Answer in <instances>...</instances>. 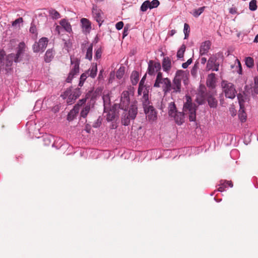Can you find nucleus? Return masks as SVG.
<instances>
[{
	"label": "nucleus",
	"instance_id": "f257e3e1",
	"mask_svg": "<svg viewBox=\"0 0 258 258\" xmlns=\"http://www.w3.org/2000/svg\"><path fill=\"white\" fill-rule=\"evenodd\" d=\"M186 101L183 106V111L185 113L189 114L190 121L196 120V105L192 103L191 99L189 96H186Z\"/></svg>",
	"mask_w": 258,
	"mask_h": 258
},
{
	"label": "nucleus",
	"instance_id": "f03ea898",
	"mask_svg": "<svg viewBox=\"0 0 258 258\" xmlns=\"http://www.w3.org/2000/svg\"><path fill=\"white\" fill-rule=\"evenodd\" d=\"M155 87H162L163 90L166 94L171 91V84L170 80L168 78H163L162 73H157V78L154 83Z\"/></svg>",
	"mask_w": 258,
	"mask_h": 258
},
{
	"label": "nucleus",
	"instance_id": "7ed1b4c3",
	"mask_svg": "<svg viewBox=\"0 0 258 258\" xmlns=\"http://www.w3.org/2000/svg\"><path fill=\"white\" fill-rule=\"evenodd\" d=\"M71 70L66 79L68 83H71L74 77L79 73L80 60L77 57L71 56Z\"/></svg>",
	"mask_w": 258,
	"mask_h": 258
},
{
	"label": "nucleus",
	"instance_id": "20e7f679",
	"mask_svg": "<svg viewBox=\"0 0 258 258\" xmlns=\"http://www.w3.org/2000/svg\"><path fill=\"white\" fill-rule=\"evenodd\" d=\"M184 75L183 71H178L171 84V90L173 93L180 92L181 91V81Z\"/></svg>",
	"mask_w": 258,
	"mask_h": 258
},
{
	"label": "nucleus",
	"instance_id": "39448f33",
	"mask_svg": "<svg viewBox=\"0 0 258 258\" xmlns=\"http://www.w3.org/2000/svg\"><path fill=\"white\" fill-rule=\"evenodd\" d=\"M221 86L226 97L233 99L235 97L236 90L233 84L226 81H223Z\"/></svg>",
	"mask_w": 258,
	"mask_h": 258
},
{
	"label": "nucleus",
	"instance_id": "423d86ee",
	"mask_svg": "<svg viewBox=\"0 0 258 258\" xmlns=\"http://www.w3.org/2000/svg\"><path fill=\"white\" fill-rule=\"evenodd\" d=\"M97 72V64H93L87 71L83 73L80 76V82L79 86L82 87L85 80L88 77L94 78L96 76Z\"/></svg>",
	"mask_w": 258,
	"mask_h": 258
},
{
	"label": "nucleus",
	"instance_id": "0eeeda50",
	"mask_svg": "<svg viewBox=\"0 0 258 258\" xmlns=\"http://www.w3.org/2000/svg\"><path fill=\"white\" fill-rule=\"evenodd\" d=\"M133 93L134 91H132L131 88L130 89V91H124L122 93L119 104V107L121 109L124 110H126L130 101V95H133Z\"/></svg>",
	"mask_w": 258,
	"mask_h": 258
},
{
	"label": "nucleus",
	"instance_id": "6e6552de",
	"mask_svg": "<svg viewBox=\"0 0 258 258\" xmlns=\"http://www.w3.org/2000/svg\"><path fill=\"white\" fill-rule=\"evenodd\" d=\"M48 43V39L46 37L41 38L38 42H36L33 45L34 52H43Z\"/></svg>",
	"mask_w": 258,
	"mask_h": 258
},
{
	"label": "nucleus",
	"instance_id": "1a4fd4ad",
	"mask_svg": "<svg viewBox=\"0 0 258 258\" xmlns=\"http://www.w3.org/2000/svg\"><path fill=\"white\" fill-rule=\"evenodd\" d=\"M149 102L146 103L144 106L145 113L146 115V118L150 121H153L157 119V113L154 109V107L152 106H147Z\"/></svg>",
	"mask_w": 258,
	"mask_h": 258
},
{
	"label": "nucleus",
	"instance_id": "9d476101",
	"mask_svg": "<svg viewBox=\"0 0 258 258\" xmlns=\"http://www.w3.org/2000/svg\"><path fill=\"white\" fill-rule=\"evenodd\" d=\"M161 69V65L159 62L150 60L148 63V73L149 75H155L156 73Z\"/></svg>",
	"mask_w": 258,
	"mask_h": 258
},
{
	"label": "nucleus",
	"instance_id": "9b49d317",
	"mask_svg": "<svg viewBox=\"0 0 258 258\" xmlns=\"http://www.w3.org/2000/svg\"><path fill=\"white\" fill-rule=\"evenodd\" d=\"M160 4L158 0H153L152 2L149 1H145L141 7V10L142 12H146L148 9H152L157 8Z\"/></svg>",
	"mask_w": 258,
	"mask_h": 258
},
{
	"label": "nucleus",
	"instance_id": "f8f14e48",
	"mask_svg": "<svg viewBox=\"0 0 258 258\" xmlns=\"http://www.w3.org/2000/svg\"><path fill=\"white\" fill-rule=\"evenodd\" d=\"M139 95L143 94V104L145 105L146 103L148 102V93L149 89L146 86H139L138 91Z\"/></svg>",
	"mask_w": 258,
	"mask_h": 258
},
{
	"label": "nucleus",
	"instance_id": "ddd939ff",
	"mask_svg": "<svg viewBox=\"0 0 258 258\" xmlns=\"http://www.w3.org/2000/svg\"><path fill=\"white\" fill-rule=\"evenodd\" d=\"M92 14L95 20L99 23V26L101 25L103 20L102 18L103 13L97 6H94L92 8Z\"/></svg>",
	"mask_w": 258,
	"mask_h": 258
},
{
	"label": "nucleus",
	"instance_id": "4468645a",
	"mask_svg": "<svg viewBox=\"0 0 258 258\" xmlns=\"http://www.w3.org/2000/svg\"><path fill=\"white\" fill-rule=\"evenodd\" d=\"M216 61L217 58L215 57H210L207 64V69L208 70L218 71L219 70V64Z\"/></svg>",
	"mask_w": 258,
	"mask_h": 258
},
{
	"label": "nucleus",
	"instance_id": "2eb2a0df",
	"mask_svg": "<svg viewBox=\"0 0 258 258\" xmlns=\"http://www.w3.org/2000/svg\"><path fill=\"white\" fill-rule=\"evenodd\" d=\"M2 55H3L4 59V60H3V62H4V65L5 64L7 67L11 66L13 61H14L16 62H18L16 61V55H15L14 54L12 53L8 55L6 59L4 57L5 54L4 52H0V56H1Z\"/></svg>",
	"mask_w": 258,
	"mask_h": 258
},
{
	"label": "nucleus",
	"instance_id": "dca6fc26",
	"mask_svg": "<svg viewBox=\"0 0 258 258\" xmlns=\"http://www.w3.org/2000/svg\"><path fill=\"white\" fill-rule=\"evenodd\" d=\"M240 95H237V98L239 100V104L240 106L239 112L238 116L241 122H243L245 121L246 119V113L244 112L243 101L240 99Z\"/></svg>",
	"mask_w": 258,
	"mask_h": 258
},
{
	"label": "nucleus",
	"instance_id": "f3484780",
	"mask_svg": "<svg viewBox=\"0 0 258 258\" xmlns=\"http://www.w3.org/2000/svg\"><path fill=\"white\" fill-rule=\"evenodd\" d=\"M138 113V107L137 105V102H134L130 106L128 110L127 115L130 117V118L133 120L134 119Z\"/></svg>",
	"mask_w": 258,
	"mask_h": 258
},
{
	"label": "nucleus",
	"instance_id": "a211bd4d",
	"mask_svg": "<svg viewBox=\"0 0 258 258\" xmlns=\"http://www.w3.org/2000/svg\"><path fill=\"white\" fill-rule=\"evenodd\" d=\"M62 96L64 98H67V103L69 104H72L75 100V99H73V97H72L73 96V90L72 89H67L63 93V94L62 95Z\"/></svg>",
	"mask_w": 258,
	"mask_h": 258
},
{
	"label": "nucleus",
	"instance_id": "6ab92c4d",
	"mask_svg": "<svg viewBox=\"0 0 258 258\" xmlns=\"http://www.w3.org/2000/svg\"><path fill=\"white\" fill-rule=\"evenodd\" d=\"M26 49V45L24 42H20L17 47L16 53V61H19V57L23 54Z\"/></svg>",
	"mask_w": 258,
	"mask_h": 258
},
{
	"label": "nucleus",
	"instance_id": "aec40b11",
	"mask_svg": "<svg viewBox=\"0 0 258 258\" xmlns=\"http://www.w3.org/2000/svg\"><path fill=\"white\" fill-rule=\"evenodd\" d=\"M210 46L211 43L209 41H206L202 43L200 49V54L203 55L207 54L210 48Z\"/></svg>",
	"mask_w": 258,
	"mask_h": 258
},
{
	"label": "nucleus",
	"instance_id": "412c9836",
	"mask_svg": "<svg viewBox=\"0 0 258 258\" xmlns=\"http://www.w3.org/2000/svg\"><path fill=\"white\" fill-rule=\"evenodd\" d=\"M81 22L83 31L85 33H89L91 30V23L90 21L87 19L82 18L81 20Z\"/></svg>",
	"mask_w": 258,
	"mask_h": 258
},
{
	"label": "nucleus",
	"instance_id": "4be33fe9",
	"mask_svg": "<svg viewBox=\"0 0 258 258\" xmlns=\"http://www.w3.org/2000/svg\"><path fill=\"white\" fill-rule=\"evenodd\" d=\"M83 45H85V47H86L87 49L85 58L90 60H91L92 58L93 44L86 42Z\"/></svg>",
	"mask_w": 258,
	"mask_h": 258
},
{
	"label": "nucleus",
	"instance_id": "5701e85b",
	"mask_svg": "<svg viewBox=\"0 0 258 258\" xmlns=\"http://www.w3.org/2000/svg\"><path fill=\"white\" fill-rule=\"evenodd\" d=\"M172 117H173L175 122L178 125L182 124L184 121V114L181 112H177L175 115H173Z\"/></svg>",
	"mask_w": 258,
	"mask_h": 258
},
{
	"label": "nucleus",
	"instance_id": "b1692460",
	"mask_svg": "<svg viewBox=\"0 0 258 258\" xmlns=\"http://www.w3.org/2000/svg\"><path fill=\"white\" fill-rule=\"evenodd\" d=\"M216 82L215 74L214 73L210 74L208 75L206 84L209 87L213 88L215 86Z\"/></svg>",
	"mask_w": 258,
	"mask_h": 258
},
{
	"label": "nucleus",
	"instance_id": "393cba45",
	"mask_svg": "<svg viewBox=\"0 0 258 258\" xmlns=\"http://www.w3.org/2000/svg\"><path fill=\"white\" fill-rule=\"evenodd\" d=\"M59 24L67 32L70 33L72 31V26L70 23L66 19H63L60 21Z\"/></svg>",
	"mask_w": 258,
	"mask_h": 258
},
{
	"label": "nucleus",
	"instance_id": "a878e982",
	"mask_svg": "<svg viewBox=\"0 0 258 258\" xmlns=\"http://www.w3.org/2000/svg\"><path fill=\"white\" fill-rule=\"evenodd\" d=\"M79 111V104H77L76 105L74 108L70 111L68 115V119L69 120H71L73 119L74 117L76 115L77 113H78Z\"/></svg>",
	"mask_w": 258,
	"mask_h": 258
},
{
	"label": "nucleus",
	"instance_id": "bb28decb",
	"mask_svg": "<svg viewBox=\"0 0 258 258\" xmlns=\"http://www.w3.org/2000/svg\"><path fill=\"white\" fill-rule=\"evenodd\" d=\"M162 67L164 71L167 72L171 68V61L168 57L164 58L162 62Z\"/></svg>",
	"mask_w": 258,
	"mask_h": 258
},
{
	"label": "nucleus",
	"instance_id": "cd10ccee",
	"mask_svg": "<svg viewBox=\"0 0 258 258\" xmlns=\"http://www.w3.org/2000/svg\"><path fill=\"white\" fill-rule=\"evenodd\" d=\"M168 114L170 117L175 115L177 112L175 103L173 102L170 103L168 105Z\"/></svg>",
	"mask_w": 258,
	"mask_h": 258
},
{
	"label": "nucleus",
	"instance_id": "c85d7f7f",
	"mask_svg": "<svg viewBox=\"0 0 258 258\" xmlns=\"http://www.w3.org/2000/svg\"><path fill=\"white\" fill-rule=\"evenodd\" d=\"M48 14L53 19H58L60 18V14L55 9L50 8L48 10Z\"/></svg>",
	"mask_w": 258,
	"mask_h": 258
},
{
	"label": "nucleus",
	"instance_id": "c756f323",
	"mask_svg": "<svg viewBox=\"0 0 258 258\" xmlns=\"http://www.w3.org/2000/svg\"><path fill=\"white\" fill-rule=\"evenodd\" d=\"M139 75L138 72L133 71L131 76V80L133 85H136L139 81Z\"/></svg>",
	"mask_w": 258,
	"mask_h": 258
},
{
	"label": "nucleus",
	"instance_id": "7c9ffc66",
	"mask_svg": "<svg viewBox=\"0 0 258 258\" xmlns=\"http://www.w3.org/2000/svg\"><path fill=\"white\" fill-rule=\"evenodd\" d=\"M53 52L52 49H48L46 51L44 59L46 62H50L53 57Z\"/></svg>",
	"mask_w": 258,
	"mask_h": 258
},
{
	"label": "nucleus",
	"instance_id": "2f4dec72",
	"mask_svg": "<svg viewBox=\"0 0 258 258\" xmlns=\"http://www.w3.org/2000/svg\"><path fill=\"white\" fill-rule=\"evenodd\" d=\"M186 49V46L184 44H182L180 48L178 50L177 52V57L179 59L183 58L184 53Z\"/></svg>",
	"mask_w": 258,
	"mask_h": 258
},
{
	"label": "nucleus",
	"instance_id": "473e14b6",
	"mask_svg": "<svg viewBox=\"0 0 258 258\" xmlns=\"http://www.w3.org/2000/svg\"><path fill=\"white\" fill-rule=\"evenodd\" d=\"M208 102L209 106L212 108H215L217 105V101L212 96H209L208 98Z\"/></svg>",
	"mask_w": 258,
	"mask_h": 258
},
{
	"label": "nucleus",
	"instance_id": "72a5a7b5",
	"mask_svg": "<svg viewBox=\"0 0 258 258\" xmlns=\"http://www.w3.org/2000/svg\"><path fill=\"white\" fill-rule=\"evenodd\" d=\"M205 8V7H202L195 10L192 13L193 16L195 17H199L204 12Z\"/></svg>",
	"mask_w": 258,
	"mask_h": 258
},
{
	"label": "nucleus",
	"instance_id": "f704fd0d",
	"mask_svg": "<svg viewBox=\"0 0 258 258\" xmlns=\"http://www.w3.org/2000/svg\"><path fill=\"white\" fill-rule=\"evenodd\" d=\"M184 39H187L189 36V34L190 32V28L187 23H185L184 25Z\"/></svg>",
	"mask_w": 258,
	"mask_h": 258
},
{
	"label": "nucleus",
	"instance_id": "c9c22d12",
	"mask_svg": "<svg viewBox=\"0 0 258 258\" xmlns=\"http://www.w3.org/2000/svg\"><path fill=\"white\" fill-rule=\"evenodd\" d=\"M245 62L246 66L248 68L252 67L254 64L253 59L250 57H246Z\"/></svg>",
	"mask_w": 258,
	"mask_h": 258
},
{
	"label": "nucleus",
	"instance_id": "e433bc0d",
	"mask_svg": "<svg viewBox=\"0 0 258 258\" xmlns=\"http://www.w3.org/2000/svg\"><path fill=\"white\" fill-rule=\"evenodd\" d=\"M249 8L252 11H255L257 9L256 1L252 0L249 2Z\"/></svg>",
	"mask_w": 258,
	"mask_h": 258
},
{
	"label": "nucleus",
	"instance_id": "4c0bfd02",
	"mask_svg": "<svg viewBox=\"0 0 258 258\" xmlns=\"http://www.w3.org/2000/svg\"><path fill=\"white\" fill-rule=\"evenodd\" d=\"M81 95V91L79 88H76L73 90V99H75V100L80 96Z\"/></svg>",
	"mask_w": 258,
	"mask_h": 258
},
{
	"label": "nucleus",
	"instance_id": "58836bf2",
	"mask_svg": "<svg viewBox=\"0 0 258 258\" xmlns=\"http://www.w3.org/2000/svg\"><path fill=\"white\" fill-rule=\"evenodd\" d=\"M130 117L127 115H124V117L121 119V123L124 125H128L130 124Z\"/></svg>",
	"mask_w": 258,
	"mask_h": 258
},
{
	"label": "nucleus",
	"instance_id": "ea45409f",
	"mask_svg": "<svg viewBox=\"0 0 258 258\" xmlns=\"http://www.w3.org/2000/svg\"><path fill=\"white\" fill-rule=\"evenodd\" d=\"M90 107L89 106H86L82 111L81 112V115L82 117H85L88 112H89Z\"/></svg>",
	"mask_w": 258,
	"mask_h": 258
},
{
	"label": "nucleus",
	"instance_id": "a19ab883",
	"mask_svg": "<svg viewBox=\"0 0 258 258\" xmlns=\"http://www.w3.org/2000/svg\"><path fill=\"white\" fill-rule=\"evenodd\" d=\"M23 22V18L20 17L18 19H17L14 21L12 22V25L13 27H16L18 25H19L21 23H22Z\"/></svg>",
	"mask_w": 258,
	"mask_h": 258
},
{
	"label": "nucleus",
	"instance_id": "79ce46f5",
	"mask_svg": "<svg viewBox=\"0 0 258 258\" xmlns=\"http://www.w3.org/2000/svg\"><path fill=\"white\" fill-rule=\"evenodd\" d=\"M103 101L105 103H108L110 101L109 94L108 93H105V92L103 93V95L102 97Z\"/></svg>",
	"mask_w": 258,
	"mask_h": 258
},
{
	"label": "nucleus",
	"instance_id": "37998d69",
	"mask_svg": "<svg viewBox=\"0 0 258 258\" xmlns=\"http://www.w3.org/2000/svg\"><path fill=\"white\" fill-rule=\"evenodd\" d=\"M235 65H237V66L238 67V69L237 70V73L239 74H241V73H242V67H241L240 61L238 59H236L235 60Z\"/></svg>",
	"mask_w": 258,
	"mask_h": 258
},
{
	"label": "nucleus",
	"instance_id": "c03bdc74",
	"mask_svg": "<svg viewBox=\"0 0 258 258\" xmlns=\"http://www.w3.org/2000/svg\"><path fill=\"white\" fill-rule=\"evenodd\" d=\"M29 31L30 33L35 34L36 36L37 35V29L34 24H31Z\"/></svg>",
	"mask_w": 258,
	"mask_h": 258
},
{
	"label": "nucleus",
	"instance_id": "a18cd8bd",
	"mask_svg": "<svg viewBox=\"0 0 258 258\" xmlns=\"http://www.w3.org/2000/svg\"><path fill=\"white\" fill-rule=\"evenodd\" d=\"M102 51L101 49H98L95 52V58L96 59H99L101 56Z\"/></svg>",
	"mask_w": 258,
	"mask_h": 258
},
{
	"label": "nucleus",
	"instance_id": "49530a36",
	"mask_svg": "<svg viewBox=\"0 0 258 258\" xmlns=\"http://www.w3.org/2000/svg\"><path fill=\"white\" fill-rule=\"evenodd\" d=\"M124 74L123 71L121 69L118 70L116 72V77L118 79H121Z\"/></svg>",
	"mask_w": 258,
	"mask_h": 258
},
{
	"label": "nucleus",
	"instance_id": "de8ad7c7",
	"mask_svg": "<svg viewBox=\"0 0 258 258\" xmlns=\"http://www.w3.org/2000/svg\"><path fill=\"white\" fill-rule=\"evenodd\" d=\"M123 23L122 21L117 22L115 25L116 29L119 30H121L123 27Z\"/></svg>",
	"mask_w": 258,
	"mask_h": 258
},
{
	"label": "nucleus",
	"instance_id": "09e8293b",
	"mask_svg": "<svg viewBox=\"0 0 258 258\" xmlns=\"http://www.w3.org/2000/svg\"><path fill=\"white\" fill-rule=\"evenodd\" d=\"M191 62H192L191 59V58L188 59L186 62H184V63H182V67L183 68L186 69V68H187L188 67V66L190 64H191Z\"/></svg>",
	"mask_w": 258,
	"mask_h": 258
},
{
	"label": "nucleus",
	"instance_id": "8fccbe9b",
	"mask_svg": "<svg viewBox=\"0 0 258 258\" xmlns=\"http://www.w3.org/2000/svg\"><path fill=\"white\" fill-rule=\"evenodd\" d=\"M91 92H89L88 93L87 95H86V97L84 99H82L81 100H80L79 101V102H78V104H79V106H81L82 104H83L84 103H85L86 101V99L88 98V96L90 95V94H91Z\"/></svg>",
	"mask_w": 258,
	"mask_h": 258
},
{
	"label": "nucleus",
	"instance_id": "3c124183",
	"mask_svg": "<svg viewBox=\"0 0 258 258\" xmlns=\"http://www.w3.org/2000/svg\"><path fill=\"white\" fill-rule=\"evenodd\" d=\"M62 27L60 26H58V25H56L55 26V32L57 34H60V33H61V31L62 30Z\"/></svg>",
	"mask_w": 258,
	"mask_h": 258
},
{
	"label": "nucleus",
	"instance_id": "603ef678",
	"mask_svg": "<svg viewBox=\"0 0 258 258\" xmlns=\"http://www.w3.org/2000/svg\"><path fill=\"white\" fill-rule=\"evenodd\" d=\"M128 28L125 26L123 29V38L125 37L128 35Z\"/></svg>",
	"mask_w": 258,
	"mask_h": 258
},
{
	"label": "nucleus",
	"instance_id": "864d4df0",
	"mask_svg": "<svg viewBox=\"0 0 258 258\" xmlns=\"http://www.w3.org/2000/svg\"><path fill=\"white\" fill-rule=\"evenodd\" d=\"M229 13L231 14H235L237 13V10L234 7H232L229 9Z\"/></svg>",
	"mask_w": 258,
	"mask_h": 258
},
{
	"label": "nucleus",
	"instance_id": "5fc2aeb1",
	"mask_svg": "<svg viewBox=\"0 0 258 258\" xmlns=\"http://www.w3.org/2000/svg\"><path fill=\"white\" fill-rule=\"evenodd\" d=\"M145 79V76H144V77L142 79V80H141V81H140V84H139V86H145V85H144Z\"/></svg>",
	"mask_w": 258,
	"mask_h": 258
},
{
	"label": "nucleus",
	"instance_id": "6e6d98bb",
	"mask_svg": "<svg viewBox=\"0 0 258 258\" xmlns=\"http://www.w3.org/2000/svg\"><path fill=\"white\" fill-rule=\"evenodd\" d=\"M176 30H171V31H170L169 34L170 36H172L176 33Z\"/></svg>",
	"mask_w": 258,
	"mask_h": 258
},
{
	"label": "nucleus",
	"instance_id": "4d7b16f0",
	"mask_svg": "<svg viewBox=\"0 0 258 258\" xmlns=\"http://www.w3.org/2000/svg\"><path fill=\"white\" fill-rule=\"evenodd\" d=\"M226 181H221V184H221L222 186H223L225 188L226 187H227V184H226V183H225V182H226Z\"/></svg>",
	"mask_w": 258,
	"mask_h": 258
},
{
	"label": "nucleus",
	"instance_id": "13d9d810",
	"mask_svg": "<svg viewBox=\"0 0 258 258\" xmlns=\"http://www.w3.org/2000/svg\"><path fill=\"white\" fill-rule=\"evenodd\" d=\"M218 190L219 191L222 192L225 190V188L220 184V187L218 188Z\"/></svg>",
	"mask_w": 258,
	"mask_h": 258
},
{
	"label": "nucleus",
	"instance_id": "bf43d9fd",
	"mask_svg": "<svg viewBox=\"0 0 258 258\" xmlns=\"http://www.w3.org/2000/svg\"><path fill=\"white\" fill-rule=\"evenodd\" d=\"M225 183L227 184V186L228 185L231 187L233 186V184L231 181H227Z\"/></svg>",
	"mask_w": 258,
	"mask_h": 258
},
{
	"label": "nucleus",
	"instance_id": "052dcab7",
	"mask_svg": "<svg viewBox=\"0 0 258 258\" xmlns=\"http://www.w3.org/2000/svg\"><path fill=\"white\" fill-rule=\"evenodd\" d=\"M201 63H202L204 64V63H205L206 62V61H207V59H206V58H205V57H202V58H201Z\"/></svg>",
	"mask_w": 258,
	"mask_h": 258
},
{
	"label": "nucleus",
	"instance_id": "680f3d73",
	"mask_svg": "<svg viewBox=\"0 0 258 258\" xmlns=\"http://www.w3.org/2000/svg\"><path fill=\"white\" fill-rule=\"evenodd\" d=\"M253 41L254 42H258V34L255 36Z\"/></svg>",
	"mask_w": 258,
	"mask_h": 258
},
{
	"label": "nucleus",
	"instance_id": "e2e57ef3",
	"mask_svg": "<svg viewBox=\"0 0 258 258\" xmlns=\"http://www.w3.org/2000/svg\"><path fill=\"white\" fill-rule=\"evenodd\" d=\"M256 67H257V70L258 71V60H257Z\"/></svg>",
	"mask_w": 258,
	"mask_h": 258
},
{
	"label": "nucleus",
	"instance_id": "0e129e2a",
	"mask_svg": "<svg viewBox=\"0 0 258 258\" xmlns=\"http://www.w3.org/2000/svg\"><path fill=\"white\" fill-rule=\"evenodd\" d=\"M46 139H48V138H44V141H45V140H46Z\"/></svg>",
	"mask_w": 258,
	"mask_h": 258
}]
</instances>
